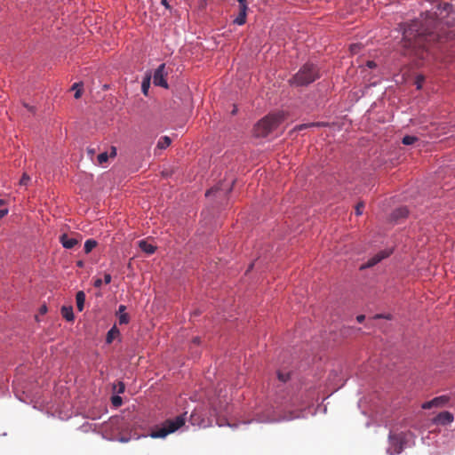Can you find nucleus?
<instances>
[{
	"mask_svg": "<svg viewBox=\"0 0 455 455\" xmlns=\"http://www.w3.org/2000/svg\"><path fill=\"white\" fill-rule=\"evenodd\" d=\"M277 377H278V379L282 382H286L290 379V377H291V374L290 372H283L281 371H279L277 372Z\"/></svg>",
	"mask_w": 455,
	"mask_h": 455,
	"instance_id": "obj_22",
	"label": "nucleus"
},
{
	"mask_svg": "<svg viewBox=\"0 0 455 455\" xmlns=\"http://www.w3.org/2000/svg\"><path fill=\"white\" fill-rule=\"evenodd\" d=\"M76 307L81 312L84 309L85 301V293L83 291H79L76 295Z\"/></svg>",
	"mask_w": 455,
	"mask_h": 455,
	"instance_id": "obj_13",
	"label": "nucleus"
},
{
	"mask_svg": "<svg viewBox=\"0 0 455 455\" xmlns=\"http://www.w3.org/2000/svg\"><path fill=\"white\" fill-rule=\"evenodd\" d=\"M449 401V397L446 395H441L434 398L435 407H442L445 405Z\"/></svg>",
	"mask_w": 455,
	"mask_h": 455,
	"instance_id": "obj_17",
	"label": "nucleus"
},
{
	"mask_svg": "<svg viewBox=\"0 0 455 455\" xmlns=\"http://www.w3.org/2000/svg\"><path fill=\"white\" fill-rule=\"evenodd\" d=\"M360 50V47L357 44H353L350 46V51L352 53H357Z\"/></svg>",
	"mask_w": 455,
	"mask_h": 455,
	"instance_id": "obj_32",
	"label": "nucleus"
},
{
	"mask_svg": "<svg viewBox=\"0 0 455 455\" xmlns=\"http://www.w3.org/2000/svg\"><path fill=\"white\" fill-rule=\"evenodd\" d=\"M125 390V386L123 382H118L117 384V393L123 394Z\"/></svg>",
	"mask_w": 455,
	"mask_h": 455,
	"instance_id": "obj_31",
	"label": "nucleus"
},
{
	"mask_svg": "<svg viewBox=\"0 0 455 455\" xmlns=\"http://www.w3.org/2000/svg\"><path fill=\"white\" fill-rule=\"evenodd\" d=\"M246 15L244 12H239L234 22L237 25H243L246 22Z\"/></svg>",
	"mask_w": 455,
	"mask_h": 455,
	"instance_id": "obj_20",
	"label": "nucleus"
},
{
	"mask_svg": "<svg viewBox=\"0 0 455 455\" xmlns=\"http://www.w3.org/2000/svg\"><path fill=\"white\" fill-rule=\"evenodd\" d=\"M239 3V12L247 14L248 4L247 0H236Z\"/></svg>",
	"mask_w": 455,
	"mask_h": 455,
	"instance_id": "obj_21",
	"label": "nucleus"
},
{
	"mask_svg": "<svg viewBox=\"0 0 455 455\" xmlns=\"http://www.w3.org/2000/svg\"><path fill=\"white\" fill-rule=\"evenodd\" d=\"M8 213V209H1L0 210V220L3 219Z\"/></svg>",
	"mask_w": 455,
	"mask_h": 455,
	"instance_id": "obj_36",
	"label": "nucleus"
},
{
	"mask_svg": "<svg viewBox=\"0 0 455 455\" xmlns=\"http://www.w3.org/2000/svg\"><path fill=\"white\" fill-rule=\"evenodd\" d=\"M408 213L409 211L406 207H400L393 212L392 218L395 220H399L407 217Z\"/></svg>",
	"mask_w": 455,
	"mask_h": 455,
	"instance_id": "obj_12",
	"label": "nucleus"
},
{
	"mask_svg": "<svg viewBox=\"0 0 455 455\" xmlns=\"http://www.w3.org/2000/svg\"><path fill=\"white\" fill-rule=\"evenodd\" d=\"M433 407H435V403L434 402V399H432L430 401H427V402H425L421 405V408L424 409V410H429V409H431Z\"/></svg>",
	"mask_w": 455,
	"mask_h": 455,
	"instance_id": "obj_26",
	"label": "nucleus"
},
{
	"mask_svg": "<svg viewBox=\"0 0 455 455\" xmlns=\"http://www.w3.org/2000/svg\"><path fill=\"white\" fill-rule=\"evenodd\" d=\"M76 265L79 267H84V262L82 260H79V261L76 262Z\"/></svg>",
	"mask_w": 455,
	"mask_h": 455,
	"instance_id": "obj_44",
	"label": "nucleus"
},
{
	"mask_svg": "<svg viewBox=\"0 0 455 455\" xmlns=\"http://www.w3.org/2000/svg\"><path fill=\"white\" fill-rule=\"evenodd\" d=\"M285 118L286 116L283 111L270 113L255 124L253 129L254 136L258 138L267 137L276 130Z\"/></svg>",
	"mask_w": 455,
	"mask_h": 455,
	"instance_id": "obj_2",
	"label": "nucleus"
},
{
	"mask_svg": "<svg viewBox=\"0 0 455 455\" xmlns=\"http://www.w3.org/2000/svg\"><path fill=\"white\" fill-rule=\"evenodd\" d=\"M126 309V307L124 305H120L119 307H118V311H117V315H121V314H126L124 311Z\"/></svg>",
	"mask_w": 455,
	"mask_h": 455,
	"instance_id": "obj_35",
	"label": "nucleus"
},
{
	"mask_svg": "<svg viewBox=\"0 0 455 455\" xmlns=\"http://www.w3.org/2000/svg\"><path fill=\"white\" fill-rule=\"evenodd\" d=\"M30 177L27 173H23L21 179L20 180V185L27 186Z\"/></svg>",
	"mask_w": 455,
	"mask_h": 455,
	"instance_id": "obj_28",
	"label": "nucleus"
},
{
	"mask_svg": "<svg viewBox=\"0 0 455 455\" xmlns=\"http://www.w3.org/2000/svg\"><path fill=\"white\" fill-rule=\"evenodd\" d=\"M453 419L454 417L450 411H442L435 418V422L445 426L451 424Z\"/></svg>",
	"mask_w": 455,
	"mask_h": 455,
	"instance_id": "obj_9",
	"label": "nucleus"
},
{
	"mask_svg": "<svg viewBox=\"0 0 455 455\" xmlns=\"http://www.w3.org/2000/svg\"><path fill=\"white\" fill-rule=\"evenodd\" d=\"M139 247L148 255L153 254L156 250V245L148 243L146 240L139 241Z\"/></svg>",
	"mask_w": 455,
	"mask_h": 455,
	"instance_id": "obj_10",
	"label": "nucleus"
},
{
	"mask_svg": "<svg viewBox=\"0 0 455 455\" xmlns=\"http://www.w3.org/2000/svg\"><path fill=\"white\" fill-rule=\"evenodd\" d=\"M418 141V138L412 135H406L403 138L402 142L404 145H412Z\"/></svg>",
	"mask_w": 455,
	"mask_h": 455,
	"instance_id": "obj_18",
	"label": "nucleus"
},
{
	"mask_svg": "<svg viewBox=\"0 0 455 455\" xmlns=\"http://www.w3.org/2000/svg\"><path fill=\"white\" fill-rule=\"evenodd\" d=\"M389 447L387 451L388 455L399 454L403 451L405 444V435L400 434H390L389 436Z\"/></svg>",
	"mask_w": 455,
	"mask_h": 455,
	"instance_id": "obj_5",
	"label": "nucleus"
},
{
	"mask_svg": "<svg viewBox=\"0 0 455 455\" xmlns=\"http://www.w3.org/2000/svg\"><path fill=\"white\" fill-rule=\"evenodd\" d=\"M61 315L63 318H65L68 322L73 321L74 320V313H73L72 307L63 306L61 307Z\"/></svg>",
	"mask_w": 455,
	"mask_h": 455,
	"instance_id": "obj_11",
	"label": "nucleus"
},
{
	"mask_svg": "<svg viewBox=\"0 0 455 455\" xmlns=\"http://www.w3.org/2000/svg\"><path fill=\"white\" fill-rule=\"evenodd\" d=\"M80 86L79 84L76 83L73 84L72 86V90H75L76 93H75V98L76 99H79L82 95V92L81 90L78 88Z\"/></svg>",
	"mask_w": 455,
	"mask_h": 455,
	"instance_id": "obj_27",
	"label": "nucleus"
},
{
	"mask_svg": "<svg viewBox=\"0 0 455 455\" xmlns=\"http://www.w3.org/2000/svg\"><path fill=\"white\" fill-rule=\"evenodd\" d=\"M161 4H163L166 9H168V10H170V9H171V6H170V4H169V3H168V1H167V0H161Z\"/></svg>",
	"mask_w": 455,
	"mask_h": 455,
	"instance_id": "obj_38",
	"label": "nucleus"
},
{
	"mask_svg": "<svg viewBox=\"0 0 455 455\" xmlns=\"http://www.w3.org/2000/svg\"><path fill=\"white\" fill-rule=\"evenodd\" d=\"M120 333L119 330L116 325H114L107 333L106 342L110 344L113 342L114 339L118 336Z\"/></svg>",
	"mask_w": 455,
	"mask_h": 455,
	"instance_id": "obj_14",
	"label": "nucleus"
},
{
	"mask_svg": "<svg viewBox=\"0 0 455 455\" xmlns=\"http://www.w3.org/2000/svg\"><path fill=\"white\" fill-rule=\"evenodd\" d=\"M111 402H112V404L115 406V407H119L122 405L123 403V400L122 398L119 396V395H114L112 396L111 398Z\"/></svg>",
	"mask_w": 455,
	"mask_h": 455,
	"instance_id": "obj_25",
	"label": "nucleus"
},
{
	"mask_svg": "<svg viewBox=\"0 0 455 455\" xmlns=\"http://www.w3.org/2000/svg\"><path fill=\"white\" fill-rule=\"evenodd\" d=\"M391 251H382L377 253L375 256L368 259V261L361 267V269H364L367 267H371L380 262L382 259L387 258L390 255Z\"/></svg>",
	"mask_w": 455,
	"mask_h": 455,
	"instance_id": "obj_7",
	"label": "nucleus"
},
{
	"mask_svg": "<svg viewBox=\"0 0 455 455\" xmlns=\"http://www.w3.org/2000/svg\"><path fill=\"white\" fill-rule=\"evenodd\" d=\"M149 86H150V77L148 76V77L144 78V80L142 81V84H141V90L145 95H148Z\"/></svg>",
	"mask_w": 455,
	"mask_h": 455,
	"instance_id": "obj_19",
	"label": "nucleus"
},
{
	"mask_svg": "<svg viewBox=\"0 0 455 455\" xmlns=\"http://www.w3.org/2000/svg\"><path fill=\"white\" fill-rule=\"evenodd\" d=\"M41 312H42V313L46 312V307H45V306H44V307L41 308Z\"/></svg>",
	"mask_w": 455,
	"mask_h": 455,
	"instance_id": "obj_46",
	"label": "nucleus"
},
{
	"mask_svg": "<svg viewBox=\"0 0 455 455\" xmlns=\"http://www.w3.org/2000/svg\"><path fill=\"white\" fill-rule=\"evenodd\" d=\"M108 157L109 156L107 152L100 153L97 157L99 164H103L107 163L108 160Z\"/></svg>",
	"mask_w": 455,
	"mask_h": 455,
	"instance_id": "obj_23",
	"label": "nucleus"
},
{
	"mask_svg": "<svg viewBox=\"0 0 455 455\" xmlns=\"http://www.w3.org/2000/svg\"><path fill=\"white\" fill-rule=\"evenodd\" d=\"M97 246V242L93 239H88L84 243V252L90 253Z\"/></svg>",
	"mask_w": 455,
	"mask_h": 455,
	"instance_id": "obj_16",
	"label": "nucleus"
},
{
	"mask_svg": "<svg viewBox=\"0 0 455 455\" xmlns=\"http://www.w3.org/2000/svg\"><path fill=\"white\" fill-rule=\"evenodd\" d=\"M120 442L126 443V442H128V438L122 437V438H120Z\"/></svg>",
	"mask_w": 455,
	"mask_h": 455,
	"instance_id": "obj_45",
	"label": "nucleus"
},
{
	"mask_svg": "<svg viewBox=\"0 0 455 455\" xmlns=\"http://www.w3.org/2000/svg\"><path fill=\"white\" fill-rule=\"evenodd\" d=\"M172 143V140L168 136H163L159 139L156 148L158 149H165L167 148Z\"/></svg>",
	"mask_w": 455,
	"mask_h": 455,
	"instance_id": "obj_15",
	"label": "nucleus"
},
{
	"mask_svg": "<svg viewBox=\"0 0 455 455\" xmlns=\"http://www.w3.org/2000/svg\"><path fill=\"white\" fill-rule=\"evenodd\" d=\"M363 207H364V204L363 203L357 204V205L355 207V214L361 215L363 213Z\"/></svg>",
	"mask_w": 455,
	"mask_h": 455,
	"instance_id": "obj_30",
	"label": "nucleus"
},
{
	"mask_svg": "<svg viewBox=\"0 0 455 455\" xmlns=\"http://www.w3.org/2000/svg\"><path fill=\"white\" fill-rule=\"evenodd\" d=\"M381 317H383V315H376L374 316V318H381Z\"/></svg>",
	"mask_w": 455,
	"mask_h": 455,
	"instance_id": "obj_48",
	"label": "nucleus"
},
{
	"mask_svg": "<svg viewBox=\"0 0 455 455\" xmlns=\"http://www.w3.org/2000/svg\"><path fill=\"white\" fill-rule=\"evenodd\" d=\"M219 190V188H212L210 190H208L206 193H205V196H209L211 194L214 193V192H217Z\"/></svg>",
	"mask_w": 455,
	"mask_h": 455,
	"instance_id": "obj_39",
	"label": "nucleus"
},
{
	"mask_svg": "<svg viewBox=\"0 0 455 455\" xmlns=\"http://www.w3.org/2000/svg\"><path fill=\"white\" fill-rule=\"evenodd\" d=\"M365 316L363 315H359L356 317L358 323H362L364 320Z\"/></svg>",
	"mask_w": 455,
	"mask_h": 455,
	"instance_id": "obj_40",
	"label": "nucleus"
},
{
	"mask_svg": "<svg viewBox=\"0 0 455 455\" xmlns=\"http://www.w3.org/2000/svg\"><path fill=\"white\" fill-rule=\"evenodd\" d=\"M102 284V280L100 278H97L94 280L93 285L96 288H100Z\"/></svg>",
	"mask_w": 455,
	"mask_h": 455,
	"instance_id": "obj_34",
	"label": "nucleus"
},
{
	"mask_svg": "<svg viewBox=\"0 0 455 455\" xmlns=\"http://www.w3.org/2000/svg\"><path fill=\"white\" fill-rule=\"evenodd\" d=\"M186 422V413L179 415L174 419H166L161 427H156L150 434L152 438H164L169 434L174 433Z\"/></svg>",
	"mask_w": 455,
	"mask_h": 455,
	"instance_id": "obj_4",
	"label": "nucleus"
},
{
	"mask_svg": "<svg viewBox=\"0 0 455 455\" xmlns=\"http://www.w3.org/2000/svg\"><path fill=\"white\" fill-rule=\"evenodd\" d=\"M195 417V414H191V419H193V418Z\"/></svg>",
	"mask_w": 455,
	"mask_h": 455,
	"instance_id": "obj_49",
	"label": "nucleus"
},
{
	"mask_svg": "<svg viewBox=\"0 0 455 455\" xmlns=\"http://www.w3.org/2000/svg\"><path fill=\"white\" fill-rule=\"evenodd\" d=\"M367 66L369 68H374L376 66V64H375L374 61L370 60V61L367 62Z\"/></svg>",
	"mask_w": 455,
	"mask_h": 455,
	"instance_id": "obj_42",
	"label": "nucleus"
},
{
	"mask_svg": "<svg viewBox=\"0 0 455 455\" xmlns=\"http://www.w3.org/2000/svg\"><path fill=\"white\" fill-rule=\"evenodd\" d=\"M319 124H315V123H309V124H300L299 126H297V130H302V129H306V128H309V127H312V126H318Z\"/></svg>",
	"mask_w": 455,
	"mask_h": 455,
	"instance_id": "obj_29",
	"label": "nucleus"
},
{
	"mask_svg": "<svg viewBox=\"0 0 455 455\" xmlns=\"http://www.w3.org/2000/svg\"><path fill=\"white\" fill-rule=\"evenodd\" d=\"M193 343L198 345L201 343V339L199 337H196L193 339Z\"/></svg>",
	"mask_w": 455,
	"mask_h": 455,
	"instance_id": "obj_41",
	"label": "nucleus"
},
{
	"mask_svg": "<svg viewBox=\"0 0 455 455\" xmlns=\"http://www.w3.org/2000/svg\"><path fill=\"white\" fill-rule=\"evenodd\" d=\"M319 78V70L311 63L304 64L299 70L290 79V84L295 86L307 85Z\"/></svg>",
	"mask_w": 455,
	"mask_h": 455,
	"instance_id": "obj_3",
	"label": "nucleus"
},
{
	"mask_svg": "<svg viewBox=\"0 0 455 455\" xmlns=\"http://www.w3.org/2000/svg\"><path fill=\"white\" fill-rule=\"evenodd\" d=\"M111 279H112V277H111V275H110V274L106 273V274L104 275V283H105L106 284H108V283L111 282Z\"/></svg>",
	"mask_w": 455,
	"mask_h": 455,
	"instance_id": "obj_33",
	"label": "nucleus"
},
{
	"mask_svg": "<svg viewBox=\"0 0 455 455\" xmlns=\"http://www.w3.org/2000/svg\"><path fill=\"white\" fill-rule=\"evenodd\" d=\"M60 242L66 249H72L80 243V240L76 237H69L67 234H62L60 236Z\"/></svg>",
	"mask_w": 455,
	"mask_h": 455,
	"instance_id": "obj_8",
	"label": "nucleus"
},
{
	"mask_svg": "<svg viewBox=\"0 0 455 455\" xmlns=\"http://www.w3.org/2000/svg\"><path fill=\"white\" fill-rule=\"evenodd\" d=\"M88 154L91 155V156H93L95 154V149L88 148Z\"/></svg>",
	"mask_w": 455,
	"mask_h": 455,
	"instance_id": "obj_43",
	"label": "nucleus"
},
{
	"mask_svg": "<svg viewBox=\"0 0 455 455\" xmlns=\"http://www.w3.org/2000/svg\"><path fill=\"white\" fill-rule=\"evenodd\" d=\"M169 74V70L167 69L164 63L161 64L154 72L153 76V83L156 86H160L167 89L169 87L168 83L166 81V76Z\"/></svg>",
	"mask_w": 455,
	"mask_h": 455,
	"instance_id": "obj_6",
	"label": "nucleus"
},
{
	"mask_svg": "<svg viewBox=\"0 0 455 455\" xmlns=\"http://www.w3.org/2000/svg\"><path fill=\"white\" fill-rule=\"evenodd\" d=\"M455 37L453 31L445 28L427 31L415 21L408 25L403 33V46L411 49H427L431 45L443 44Z\"/></svg>",
	"mask_w": 455,
	"mask_h": 455,
	"instance_id": "obj_1",
	"label": "nucleus"
},
{
	"mask_svg": "<svg viewBox=\"0 0 455 455\" xmlns=\"http://www.w3.org/2000/svg\"><path fill=\"white\" fill-rule=\"evenodd\" d=\"M116 156V147H111V152H110V155H108V156L115 157Z\"/></svg>",
	"mask_w": 455,
	"mask_h": 455,
	"instance_id": "obj_37",
	"label": "nucleus"
},
{
	"mask_svg": "<svg viewBox=\"0 0 455 455\" xmlns=\"http://www.w3.org/2000/svg\"><path fill=\"white\" fill-rule=\"evenodd\" d=\"M5 204L4 200L0 199V206L4 205Z\"/></svg>",
	"mask_w": 455,
	"mask_h": 455,
	"instance_id": "obj_47",
	"label": "nucleus"
},
{
	"mask_svg": "<svg viewBox=\"0 0 455 455\" xmlns=\"http://www.w3.org/2000/svg\"><path fill=\"white\" fill-rule=\"evenodd\" d=\"M118 315V322H119V324H127L130 321V317L128 315V314H121V315Z\"/></svg>",
	"mask_w": 455,
	"mask_h": 455,
	"instance_id": "obj_24",
	"label": "nucleus"
}]
</instances>
